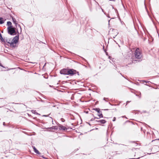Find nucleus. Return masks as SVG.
<instances>
[{
  "label": "nucleus",
  "instance_id": "f257e3e1",
  "mask_svg": "<svg viewBox=\"0 0 159 159\" xmlns=\"http://www.w3.org/2000/svg\"><path fill=\"white\" fill-rule=\"evenodd\" d=\"M134 56L135 57L136 59H137V60H135L134 58L133 60V62L136 61L137 62H139L141 60H140V59L142 57L141 55V53L140 51V50L139 48H137L135 51L134 52Z\"/></svg>",
  "mask_w": 159,
  "mask_h": 159
},
{
  "label": "nucleus",
  "instance_id": "f03ea898",
  "mask_svg": "<svg viewBox=\"0 0 159 159\" xmlns=\"http://www.w3.org/2000/svg\"><path fill=\"white\" fill-rule=\"evenodd\" d=\"M7 29L8 33L11 35H16L17 32L19 34L18 29H16L15 27H13L12 26H8Z\"/></svg>",
  "mask_w": 159,
  "mask_h": 159
},
{
  "label": "nucleus",
  "instance_id": "7ed1b4c3",
  "mask_svg": "<svg viewBox=\"0 0 159 159\" xmlns=\"http://www.w3.org/2000/svg\"><path fill=\"white\" fill-rule=\"evenodd\" d=\"M19 34H18L13 39L12 42L10 43V46L12 47H15L16 45L14 44L17 43L19 41Z\"/></svg>",
  "mask_w": 159,
  "mask_h": 159
},
{
  "label": "nucleus",
  "instance_id": "20e7f679",
  "mask_svg": "<svg viewBox=\"0 0 159 159\" xmlns=\"http://www.w3.org/2000/svg\"><path fill=\"white\" fill-rule=\"evenodd\" d=\"M68 75L72 76L76 74V70L73 69H68Z\"/></svg>",
  "mask_w": 159,
  "mask_h": 159
},
{
  "label": "nucleus",
  "instance_id": "39448f33",
  "mask_svg": "<svg viewBox=\"0 0 159 159\" xmlns=\"http://www.w3.org/2000/svg\"><path fill=\"white\" fill-rule=\"evenodd\" d=\"M68 69H64L60 71V73L61 74L65 75H68Z\"/></svg>",
  "mask_w": 159,
  "mask_h": 159
},
{
  "label": "nucleus",
  "instance_id": "423d86ee",
  "mask_svg": "<svg viewBox=\"0 0 159 159\" xmlns=\"http://www.w3.org/2000/svg\"><path fill=\"white\" fill-rule=\"evenodd\" d=\"M59 129L63 130H66L67 129L65 126H63L61 125H59Z\"/></svg>",
  "mask_w": 159,
  "mask_h": 159
},
{
  "label": "nucleus",
  "instance_id": "0eeeda50",
  "mask_svg": "<svg viewBox=\"0 0 159 159\" xmlns=\"http://www.w3.org/2000/svg\"><path fill=\"white\" fill-rule=\"evenodd\" d=\"M46 129H55L56 130L58 129L57 127L56 126H53L52 127H48L46 128Z\"/></svg>",
  "mask_w": 159,
  "mask_h": 159
},
{
  "label": "nucleus",
  "instance_id": "6e6552de",
  "mask_svg": "<svg viewBox=\"0 0 159 159\" xmlns=\"http://www.w3.org/2000/svg\"><path fill=\"white\" fill-rule=\"evenodd\" d=\"M33 148L34 150V151L35 153L37 154H40V153L39 151L35 148L34 146H33Z\"/></svg>",
  "mask_w": 159,
  "mask_h": 159
},
{
  "label": "nucleus",
  "instance_id": "1a4fd4ad",
  "mask_svg": "<svg viewBox=\"0 0 159 159\" xmlns=\"http://www.w3.org/2000/svg\"><path fill=\"white\" fill-rule=\"evenodd\" d=\"M96 121L102 124H104L106 122V121L104 120H97Z\"/></svg>",
  "mask_w": 159,
  "mask_h": 159
},
{
  "label": "nucleus",
  "instance_id": "9d476101",
  "mask_svg": "<svg viewBox=\"0 0 159 159\" xmlns=\"http://www.w3.org/2000/svg\"><path fill=\"white\" fill-rule=\"evenodd\" d=\"M0 39L1 40L2 42L4 43L5 42V41L2 37L1 34H0Z\"/></svg>",
  "mask_w": 159,
  "mask_h": 159
},
{
  "label": "nucleus",
  "instance_id": "9b49d317",
  "mask_svg": "<svg viewBox=\"0 0 159 159\" xmlns=\"http://www.w3.org/2000/svg\"><path fill=\"white\" fill-rule=\"evenodd\" d=\"M93 110H95L98 113H100L101 112V111H100V109L99 108H94Z\"/></svg>",
  "mask_w": 159,
  "mask_h": 159
},
{
  "label": "nucleus",
  "instance_id": "f8f14e48",
  "mask_svg": "<svg viewBox=\"0 0 159 159\" xmlns=\"http://www.w3.org/2000/svg\"><path fill=\"white\" fill-rule=\"evenodd\" d=\"M4 23V21L3 20V18L2 17L0 18V24H2Z\"/></svg>",
  "mask_w": 159,
  "mask_h": 159
},
{
  "label": "nucleus",
  "instance_id": "ddd939ff",
  "mask_svg": "<svg viewBox=\"0 0 159 159\" xmlns=\"http://www.w3.org/2000/svg\"><path fill=\"white\" fill-rule=\"evenodd\" d=\"M7 25H8V26H12L11 22L10 21H7Z\"/></svg>",
  "mask_w": 159,
  "mask_h": 159
},
{
  "label": "nucleus",
  "instance_id": "4468645a",
  "mask_svg": "<svg viewBox=\"0 0 159 159\" xmlns=\"http://www.w3.org/2000/svg\"><path fill=\"white\" fill-rule=\"evenodd\" d=\"M12 21H13V23H16V19L13 18V17H12Z\"/></svg>",
  "mask_w": 159,
  "mask_h": 159
},
{
  "label": "nucleus",
  "instance_id": "2eb2a0df",
  "mask_svg": "<svg viewBox=\"0 0 159 159\" xmlns=\"http://www.w3.org/2000/svg\"><path fill=\"white\" fill-rule=\"evenodd\" d=\"M98 116L100 117V118L103 117V115L102 113H100L98 115Z\"/></svg>",
  "mask_w": 159,
  "mask_h": 159
},
{
  "label": "nucleus",
  "instance_id": "dca6fc26",
  "mask_svg": "<svg viewBox=\"0 0 159 159\" xmlns=\"http://www.w3.org/2000/svg\"><path fill=\"white\" fill-rule=\"evenodd\" d=\"M95 118H97V119H98V118H97V117H94V118H92L90 120H91V121H93V120H94V119H95Z\"/></svg>",
  "mask_w": 159,
  "mask_h": 159
},
{
  "label": "nucleus",
  "instance_id": "f3484780",
  "mask_svg": "<svg viewBox=\"0 0 159 159\" xmlns=\"http://www.w3.org/2000/svg\"><path fill=\"white\" fill-rule=\"evenodd\" d=\"M18 27H19L20 28V32H21V27L20 26V25H19H19H17V27H18Z\"/></svg>",
  "mask_w": 159,
  "mask_h": 159
},
{
  "label": "nucleus",
  "instance_id": "a211bd4d",
  "mask_svg": "<svg viewBox=\"0 0 159 159\" xmlns=\"http://www.w3.org/2000/svg\"><path fill=\"white\" fill-rule=\"evenodd\" d=\"M61 120L62 122H64L65 121V120L63 118H61Z\"/></svg>",
  "mask_w": 159,
  "mask_h": 159
},
{
  "label": "nucleus",
  "instance_id": "6ab92c4d",
  "mask_svg": "<svg viewBox=\"0 0 159 159\" xmlns=\"http://www.w3.org/2000/svg\"><path fill=\"white\" fill-rule=\"evenodd\" d=\"M115 120H116V117H114L113 118L112 121H115Z\"/></svg>",
  "mask_w": 159,
  "mask_h": 159
},
{
  "label": "nucleus",
  "instance_id": "aec40b11",
  "mask_svg": "<svg viewBox=\"0 0 159 159\" xmlns=\"http://www.w3.org/2000/svg\"><path fill=\"white\" fill-rule=\"evenodd\" d=\"M6 42L10 44V43H10L8 41V40H6Z\"/></svg>",
  "mask_w": 159,
  "mask_h": 159
},
{
  "label": "nucleus",
  "instance_id": "412c9836",
  "mask_svg": "<svg viewBox=\"0 0 159 159\" xmlns=\"http://www.w3.org/2000/svg\"><path fill=\"white\" fill-rule=\"evenodd\" d=\"M19 25L18 23L16 25H15L16 26V28H17V25Z\"/></svg>",
  "mask_w": 159,
  "mask_h": 159
},
{
  "label": "nucleus",
  "instance_id": "4be33fe9",
  "mask_svg": "<svg viewBox=\"0 0 159 159\" xmlns=\"http://www.w3.org/2000/svg\"><path fill=\"white\" fill-rule=\"evenodd\" d=\"M3 125L4 126H6L5 123V122L3 123Z\"/></svg>",
  "mask_w": 159,
  "mask_h": 159
},
{
  "label": "nucleus",
  "instance_id": "5701e85b",
  "mask_svg": "<svg viewBox=\"0 0 159 159\" xmlns=\"http://www.w3.org/2000/svg\"><path fill=\"white\" fill-rule=\"evenodd\" d=\"M43 116L47 117L48 116L47 115H43Z\"/></svg>",
  "mask_w": 159,
  "mask_h": 159
},
{
  "label": "nucleus",
  "instance_id": "b1692460",
  "mask_svg": "<svg viewBox=\"0 0 159 159\" xmlns=\"http://www.w3.org/2000/svg\"><path fill=\"white\" fill-rule=\"evenodd\" d=\"M33 111H34V114H35V113H36V111L35 110V111H34V110H33Z\"/></svg>",
  "mask_w": 159,
  "mask_h": 159
},
{
  "label": "nucleus",
  "instance_id": "393cba45",
  "mask_svg": "<svg viewBox=\"0 0 159 159\" xmlns=\"http://www.w3.org/2000/svg\"><path fill=\"white\" fill-rule=\"evenodd\" d=\"M76 73H77V75H79V72H78L77 71Z\"/></svg>",
  "mask_w": 159,
  "mask_h": 159
},
{
  "label": "nucleus",
  "instance_id": "a878e982",
  "mask_svg": "<svg viewBox=\"0 0 159 159\" xmlns=\"http://www.w3.org/2000/svg\"><path fill=\"white\" fill-rule=\"evenodd\" d=\"M130 102V101H127L126 102H127V104H128V103H129Z\"/></svg>",
  "mask_w": 159,
  "mask_h": 159
},
{
  "label": "nucleus",
  "instance_id": "bb28decb",
  "mask_svg": "<svg viewBox=\"0 0 159 159\" xmlns=\"http://www.w3.org/2000/svg\"><path fill=\"white\" fill-rule=\"evenodd\" d=\"M17 23L16 21V23H14V24L16 25L17 24Z\"/></svg>",
  "mask_w": 159,
  "mask_h": 159
},
{
  "label": "nucleus",
  "instance_id": "cd10ccee",
  "mask_svg": "<svg viewBox=\"0 0 159 159\" xmlns=\"http://www.w3.org/2000/svg\"><path fill=\"white\" fill-rule=\"evenodd\" d=\"M41 157L44 158H45L43 156H41Z\"/></svg>",
  "mask_w": 159,
  "mask_h": 159
},
{
  "label": "nucleus",
  "instance_id": "c85d7f7f",
  "mask_svg": "<svg viewBox=\"0 0 159 159\" xmlns=\"http://www.w3.org/2000/svg\"><path fill=\"white\" fill-rule=\"evenodd\" d=\"M140 158V157H138V158H134V159H139ZM133 158H132L131 159H133Z\"/></svg>",
  "mask_w": 159,
  "mask_h": 159
},
{
  "label": "nucleus",
  "instance_id": "c756f323",
  "mask_svg": "<svg viewBox=\"0 0 159 159\" xmlns=\"http://www.w3.org/2000/svg\"><path fill=\"white\" fill-rule=\"evenodd\" d=\"M110 1H115V0H109Z\"/></svg>",
  "mask_w": 159,
  "mask_h": 159
},
{
  "label": "nucleus",
  "instance_id": "7c9ffc66",
  "mask_svg": "<svg viewBox=\"0 0 159 159\" xmlns=\"http://www.w3.org/2000/svg\"><path fill=\"white\" fill-rule=\"evenodd\" d=\"M106 98H103V100H105V99H106Z\"/></svg>",
  "mask_w": 159,
  "mask_h": 159
},
{
  "label": "nucleus",
  "instance_id": "2f4dec72",
  "mask_svg": "<svg viewBox=\"0 0 159 159\" xmlns=\"http://www.w3.org/2000/svg\"><path fill=\"white\" fill-rule=\"evenodd\" d=\"M50 118L52 120V122H53V120H52V117H50Z\"/></svg>",
  "mask_w": 159,
  "mask_h": 159
},
{
  "label": "nucleus",
  "instance_id": "473e14b6",
  "mask_svg": "<svg viewBox=\"0 0 159 159\" xmlns=\"http://www.w3.org/2000/svg\"><path fill=\"white\" fill-rule=\"evenodd\" d=\"M102 11L103 12V10L102 8Z\"/></svg>",
  "mask_w": 159,
  "mask_h": 159
},
{
  "label": "nucleus",
  "instance_id": "72a5a7b5",
  "mask_svg": "<svg viewBox=\"0 0 159 159\" xmlns=\"http://www.w3.org/2000/svg\"><path fill=\"white\" fill-rule=\"evenodd\" d=\"M144 81L145 82H146V83H147V82L146 81Z\"/></svg>",
  "mask_w": 159,
  "mask_h": 159
},
{
  "label": "nucleus",
  "instance_id": "f704fd0d",
  "mask_svg": "<svg viewBox=\"0 0 159 159\" xmlns=\"http://www.w3.org/2000/svg\"><path fill=\"white\" fill-rule=\"evenodd\" d=\"M115 38V37H113V38Z\"/></svg>",
  "mask_w": 159,
  "mask_h": 159
},
{
  "label": "nucleus",
  "instance_id": "c9c22d12",
  "mask_svg": "<svg viewBox=\"0 0 159 159\" xmlns=\"http://www.w3.org/2000/svg\"><path fill=\"white\" fill-rule=\"evenodd\" d=\"M89 125H90L89 123Z\"/></svg>",
  "mask_w": 159,
  "mask_h": 159
},
{
  "label": "nucleus",
  "instance_id": "e433bc0d",
  "mask_svg": "<svg viewBox=\"0 0 159 159\" xmlns=\"http://www.w3.org/2000/svg\"><path fill=\"white\" fill-rule=\"evenodd\" d=\"M158 140H159V139H158Z\"/></svg>",
  "mask_w": 159,
  "mask_h": 159
}]
</instances>
